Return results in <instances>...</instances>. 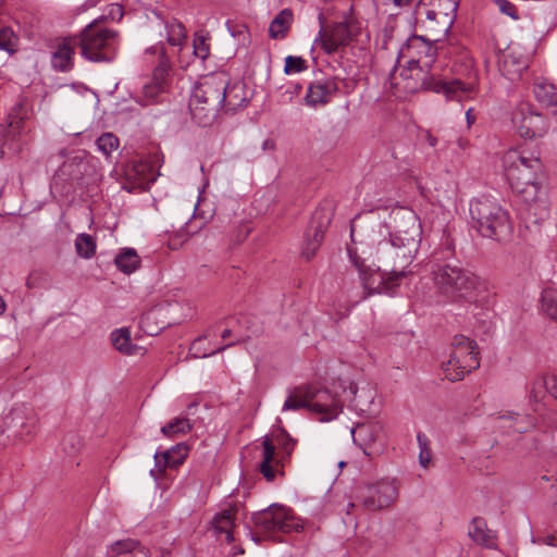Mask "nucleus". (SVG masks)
Listing matches in <instances>:
<instances>
[{"label": "nucleus", "mask_w": 557, "mask_h": 557, "mask_svg": "<svg viewBox=\"0 0 557 557\" xmlns=\"http://www.w3.org/2000/svg\"><path fill=\"white\" fill-rule=\"evenodd\" d=\"M496 4L499 9V11L508 16H510L513 20H518V12L517 8L513 3H511L508 0H496Z\"/></svg>", "instance_id": "obj_50"}, {"label": "nucleus", "mask_w": 557, "mask_h": 557, "mask_svg": "<svg viewBox=\"0 0 557 557\" xmlns=\"http://www.w3.org/2000/svg\"><path fill=\"white\" fill-rule=\"evenodd\" d=\"M76 46H78L76 38H62L58 42L55 51L52 53V66L61 72L72 70Z\"/></svg>", "instance_id": "obj_24"}, {"label": "nucleus", "mask_w": 557, "mask_h": 557, "mask_svg": "<svg viewBox=\"0 0 557 557\" xmlns=\"http://www.w3.org/2000/svg\"><path fill=\"white\" fill-rule=\"evenodd\" d=\"M495 421H496L498 428L504 429V430H508V432L512 431L513 433H516L515 432V421H511V422H499L497 420V418L495 419Z\"/></svg>", "instance_id": "obj_52"}, {"label": "nucleus", "mask_w": 557, "mask_h": 557, "mask_svg": "<svg viewBox=\"0 0 557 557\" xmlns=\"http://www.w3.org/2000/svg\"><path fill=\"white\" fill-rule=\"evenodd\" d=\"M546 393L550 394L555 399H557V377H547Z\"/></svg>", "instance_id": "obj_51"}, {"label": "nucleus", "mask_w": 557, "mask_h": 557, "mask_svg": "<svg viewBox=\"0 0 557 557\" xmlns=\"http://www.w3.org/2000/svg\"><path fill=\"white\" fill-rule=\"evenodd\" d=\"M193 46L194 54L201 60H206L210 52L206 37L201 34H196Z\"/></svg>", "instance_id": "obj_48"}, {"label": "nucleus", "mask_w": 557, "mask_h": 557, "mask_svg": "<svg viewBox=\"0 0 557 557\" xmlns=\"http://www.w3.org/2000/svg\"><path fill=\"white\" fill-rule=\"evenodd\" d=\"M180 307L177 301L164 300L157 304L140 317V329L148 335H158L166 326L180 322V317L176 314Z\"/></svg>", "instance_id": "obj_11"}, {"label": "nucleus", "mask_w": 557, "mask_h": 557, "mask_svg": "<svg viewBox=\"0 0 557 557\" xmlns=\"http://www.w3.org/2000/svg\"><path fill=\"white\" fill-rule=\"evenodd\" d=\"M544 543L550 546H556L557 543L555 542V536L549 535L544 539Z\"/></svg>", "instance_id": "obj_58"}, {"label": "nucleus", "mask_w": 557, "mask_h": 557, "mask_svg": "<svg viewBox=\"0 0 557 557\" xmlns=\"http://www.w3.org/2000/svg\"><path fill=\"white\" fill-rule=\"evenodd\" d=\"M459 0H420L416 14L433 36L445 34L451 27Z\"/></svg>", "instance_id": "obj_10"}, {"label": "nucleus", "mask_w": 557, "mask_h": 557, "mask_svg": "<svg viewBox=\"0 0 557 557\" xmlns=\"http://www.w3.org/2000/svg\"><path fill=\"white\" fill-rule=\"evenodd\" d=\"M533 92L539 102L547 107L557 104V92L553 84L537 79L534 83Z\"/></svg>", "instance_id": "obj_36"}, {"label": "nucleus", "mask_w": 557, "mask_h": 557, "mask_svg": "<svg viewBox=\"0 0 557 557\" xmlns=\"http://www.w3.org/2000/svg\"><path fill=\"white\" fill-rule=\"evenodd\" d=\"M337 91V85L331 79L314 82L308 86L305 103L310 108L326 104Z\"/></svg>", "instance_id": "obj_22"}, {"label": "nucleus", "mask_w": 557, "mask_h": 557, "mask_svg": "<svg viewBox=\"0 0 557 557\" xmlns=\"http://www.w3.org/2000/svg\"><path fill=\"white\" fill-rule=\"evenodd\" d=\"M398 497V485L394 479H381L364 485L360 498L366 509L370 511L388 508Z\"/></svg>", "instance_id": "obj_12"}, {"label": "nucleus", "mask_w": 557, "mask_h": 557, "mask_svg": "<svg viewBox=\"0 0 557 557\" xmlns=\"http://www.w3.org/2000/svg\"><path fill=\"white\" fill-rule=\"evenodd\" d=\"M469 536L480 545L487 548L496 546V536L494 532L487 529L486 522L481 518H474L469 528Z\"/></svg>", "instance_id": "obj_31"}, {"label": "nucleus", "mask_w": 557, "mask_h": 557, "mask_svg": "<svg viewBox=\"0 0 557 557\" xmlns=\"http://www.w3.org/2000/svg\"><path fill=\"white\" fill-rule=\"evenodd\" d=\"M437 11H446V0H437Z\"/></svg>", "instance_id": "obj_59"}, {"label": "nucleus", "mask_w": 557, "mask_h": 557, "mask_svg": "<svg viewBox=\"0 0 557 557\" xmlns=\"http://www.w3.org/2000/svg\"><path fill=\"white\" fill-rule=\"evenodd\" d=\"M528 66L529 58L517 45L508 46L499 58V70L511 82L519 79Z\"/></svg>", "instance_id": "obj_18"}, {"label": "nucleus", "mask_w": 557, "mask_h": 557, "mask_svg": "<svg viewBox=\"0 0 557 557\" xmlns=\"http://www.w3.org/2000/svg\"><path fill=\"white\" fill-rule=\"evenodd\" d=\"M445 54L454 60V62L457 64L458 62L465 67V74L466 79L465 82H469L471 78V75L475 77V95L478 94V74L473 70V62L472 58L470 57V53L468 49L455 41L448 42L447 47L445 48ZM463 82V79H461Z\"/></svg>", "instance_id": "obj_25"}, {"label": "nucleus", "mask_w": 557, "mask_h": 557, "mask_svg": "<svg viewBox=\"0 0 557 557\" xmlns=\"http://www.w3.org/2000/svg\"><path fill=\"white\" fill-rule=\"evenodd\" d=\"M512 124L523 138L542 137L548 129L547 120L534 112L530 104L521 103L513 112Z\"/></svg>", "instance_id": "obj_14"}, {"label": "nucleus", "mask_w": 557, "mask_h": 557, "mask_svg": "<svg viewBox=\"0 0 557 557\" xmlns=\"http://www.w3.org/2000/svg\"><path fill=\"white\" fill-rule=\"evenodd\" d=\"M28 119V113L26 108L18 103L15 104L8 114L7 117V127H5V136L11 139H15L18 136H22L27 132L26 120Z\"/></svg>", "instance_id": "obj_27"}, {"label": "nucleus", "mask_w": 557, "mask_h": 557, "mask_svg": "<svg viewBox=\"0 0 557 557\" xmlns=\"http://www.w3.org/2000/svg\"><path fill=\"white\" fill-rule=\"evenodd\" d=\"M201 342H202L201 338H198L197 341H195L191 345V350L198 351V346L201 344Z\"/></svg>", "instance_id": "obj_62"}, {"label": "nucleus", "mask_w": 557, "mask_h": 557, "mask_svg": "<svg viewBox=\"0 0 557 557\" xmlns=\"http://www.w3.org/2000/svg\"><path fill=\"white\" fill-rule=\"evenodd\" d=\"M478 345L474 341L463 335H456L451 343L449 357L466 371H473L480 367Z\"/></svg>", "instance_id": "obj_17"}, {"label": "nucleus", "mask_w": 557, "mask_h": 557, "mask_svg": "<svg viewBox=\"0 0 557 557\" xmlns=\"http://www.w3.org/2000/svg\"><path fill=\"white\" fill-rule=\"evenodd\" d=\"M96 240L95 238L86 233L77 235L75 239L76 252L84 259H90L96 253Z\"/></svg>", "instance_id": "obj_39"}, {"label": "nucleus", "mask_w": 557, "mask_h": 557, "mask_svg": "<svg viewBox=\"0 0 557 557\" xmlns=\"http://www.w3.org/2000/svg\"><path fill=\"white\" fill-rule=\"evenodd\" d=\"M86 164L82 157L75 156L65 161L59 169V173L62 176L75 181L79 180L84 173Z\"/></svg>", "instance_id": "obj_38"}, {"label": "nucleus", "mask_w": 557, "mask_h": 557, "mask_svg": "<svg viewBox=\"0 0 557 557\" xmlns=\"http://www.w3.org/2000/svg\"><path fill=\"white\" fill-rule=\"evenodd\" d=\"M297 440L285 430L272 436H264L261 441L262 454L259 470L267 481H273L277 474L284 475L285 463L289 461L296 447Z\"/></svg>", "instance_id": "obj_7"}, {"label": "nucleus", "mask_w": 557, "mask_h": 557, "mask_svg": "<svg viewBox=\"0 0 557 557\" xmlns=\"http://www.w3.org/2000/svg\"><path fill=\"white\" fill-rule=\"evenodd\" d=\"M114 263L120 271L125 274H131L138 269L140 258L135 249L126 248L115 257Z\"/></svg>", "instance_id": "obj_35"}, {"label": "nucleus", "mask_w": 557, "mask_h": 557, "mask_svg": "<svg viewBox=\"0 0 557 557\" xmlns=\"http://www.w3.org/2000/svg\"><path fill=\"white\" fill-rule=\"evenodd\" d=\"M262 149L264 151H273L275 149V143L273 139H265L262 144Z\"/></svg>", "instance_id": "obj_54"}, {"label": "nucleus", "mask_w": 557, "mask_h": 557, "mask_svg": "<svg viewBox=\"0 0 557 557\" xmlns=\"http://www.w3.org/2000/svg\"><path fill=\"white\" fill-rule=\"evenodd\" d=\"M247 104V92L245 85L242 82L233 84L227 82L226 90L224 91L223 108L227 111H236Z\"/></svg>", "instance_id": "obj_30"}, {"label": "nucleus", "mask_w": 557, "mask_h": 557, "mask_svg": "<svg viewBox=\"0 0 557 557\" xmlns=\"http://www.w3.org/2000/svg\"><path fill=\"white\" fill-rule=\"evenodd\" d=\"M187 455L185 446L178 445L172 450H166L162 454L156 453L154 468L150 470V474L157 480L165 471L166 468H177L181 466Z\"/></svg>", "instance_id": "obj_23"}, {"label": "nucleus", "mask_w": 557, "mask_h": 557, "mask_svg": "<svg viewBox=\"0 0 557 557\" xmlns=\"http://www.w3.org/2000/svg\"><path fill=\"white\" fill-rule=\"evenodd\" d=\"M391 89H399L407 94H414L420 90H432L443 94L449 101H465L475 97V77L471 75L469 82H461V78L443 79L428 72V69L409 62L398 76L391 73L388 76Z\"/></svg>", "instance_id": "obj_3"}, {"label": "nucleus", "mask_w": 557, "mask_h": 557, "mask_svg": "<svg viewBox=\"0 0 557 557\" xmlns=\"http://www.w3.org/2000/svg\"><path fill=\"white\" fill-rule=\"evenodd\" d=\"M310 412L321 422H329L338 417L344 400L336 392L309 385Z\"/></svg>", "instance_id": "obj_13"}, {"label": "nucleus", "mask_w": 557, "mask_h": 557, "mask_svg": "<svg viewBox=\"0 0 557 557\" xmlns=\"http://www.w3.org/2000/svg\"><path fill=\"white\" fill-rule=\"evenodd\" d=\"M82 55L92 62L113 60L119 46L117 33L97 23L87 25L77 39Z\"/></svg>", "instance_id": "obj_9"}, {"label": "nucleus", "mask_w": 557, "mask_h": 557, "mask_svg": "<svg viewBox=\"0 0 557 557\" xmlns=\"http://www.w3.org/2000/svg\"><path fill=\"white\" fill-rule=\"evenodd\" d=\"M547 377L536 376L529 387V398L532 401H539L546 393Z\"/></svg>", "instance_id": "obj_47"}, {"label": "nucleus", "mask_w": 557, "mask_h": 557, "mask_svg": "<svg viewBox=\"0 0 557 557\" xmlns=\"http://www.w3.org/2000/svg\"><path fill=\"white\" fill-rule=\"evenodd\" d=\"M499 422L515 421V432L524 433L535 425V418L531 414L505 413L497 417Z\"/></svg>", "instance_id": "obj_37"}, {"label": "nucleus", "mask_w": 557, "mask_h": 557, "mask_svg": "<svg viewBox=\"0 0 557 557\" xmlns=\"http://www.w3.org/2000/svg\"><path fill=\"white\" fill-rule=\"evenodd\" d=\"M191 430L189 420L185 417H177L161 428L164 436L172 437L177 434H186Z\"/></svg>", "instance_id": "obj_40"}, {"label": "nucleus", "mask_w": 557, "mask_h": 557, "mask_svg": "<svg viewBox=\"0 0 557 557\" xmlns=\"http://www.w3.org/2000/svg\"><path fill=\"white\" fill-rule=\"evenodd\" d=\"M145 169H146V165H145V164H143V163L135 164V165L132 168V170H129V171L127 172V175H128V176H132V173H133V172H134L135 174H140V173H143V172L145 171Z\"/></svg>", "instance_id": "obj_53"}, {"label": "nucleus", "mask_w": 557, "mask_h": 557, "mask_svg": "<svg viewBox=\"0 0 557 557\" xmlns=\"http://www.w3.org/2000/svg\"><path fill=\"white\" fill-rule=\"evenodd\" d=\"M252 522L255 531H250V534L251 539L257 543L262 537L275 539L277 533L299 531L302 528L300 521L293 516L290 509L277 504H273L267 509L253 513Z\"/></svg>", "instance_id": "obj_8"}, {"label": "nucleus", "mask_w": 557, "mask_h": 557, "mask_svg": "<svg viewBox=\"0 0 557 557\" xmlns=\"http://www.w3.org/2000/svg\"><path fill=\"white\" fill-rule=\"evenodd\" d=\"M230 345H225V346H222V347H219L218 349L215 350H212L211 352L207 354V352H203L202 355H198V357H208V356H211V355H214L216 352H220V351H223L224 349H226Z\"/></svg>", "instance_id": "obj_56"}, {"label": "nucleus", "mask_w": 557, "mask_h": 557, "mask_svg": "<svg viewBox=\"0 0 557 557\" xmlns=\"http://www.w3.org/2000/svg\"><path fill=\"white\" fill-rule=\"evenodd\" d=\"M417 442L419 445V463L421 467L428 468L432 461L430 441L424 433L419 432L417 434Z\"/></svg>", "instance_id": "obj_44"}, {"label": "nucleus", "mask_w": 557, "mask_h": 557, "mask_svg": "<svg viewBox=\"0 0 557 557\" xmlns=\"http://www.w3.org/2000/svg\"><path fill=\"white\" fill-rule=\"evenodd\" d=\"M356 32L357 26L354 21L346 18L326 28H321L319 38H317L315 41L320 40L322 49L331 54L336 52L341 47L347 46L356 35Z\"/></svg>", "instance_id": "obj_15"}, {"label": "nucleus", "mask_w": 557, "mask_h": 557, "mask_svg": "<svg viewBox=\"0 0 557 557\" xmlns=\"http://www.w3.org/2000/svg\"><path fill=\"white\" fill-rule=\"evenodd\" d=\"M503 164L512 190L525 205L527 213L535 223L549 216L547 193L540 178L543 164L539 153L525 148L509 149L503 157Z\"/></svg>", "instance_id": "obj_2"}, {"label": "nucleus", "mask_w": 557, "mask_h": 557, "mask_svg": "<svg viewBox=\"0 0 557 557\" xmlns=\"http://www.w3.org/2000/svg\"><path fill=\"white\" fill-rule=\"evenodd\" d=\"M466 119H467V122H468V125H471L475 117L472 115V109H468L467 112H466Z\"/></svg>", "instance_id": "obj_57"}, {"label": "nucleus", "mask_w": 557, "mask_h": 557, "mask_svg": "<svg viewBox=\"0 0 557 557\" xmlns=\"http://www.w3.org/2000/svg\"><path fill=\"white\" fill-rule=\"evenodd\" d=\"M433 281L437 294L448 301L475 300L481 286V281L474 273L451 264L434 268Z\"/></svg>", "instance_id": "obj_6"}, {"label": "nucleus", "mask_w": 557, "mask_h": 557, "mask_svg": "<svg viewBox=\"0 0 557 557\" xmlns=\"http://www.w3.org/2000/svg\"><path fill=\"white\" fill-rule=\"evenodd\" d=\"M428 141H429L430 146L434 147L437 143V139L434 136H432L431 134H429Z\"/></svg>", "instance_id": "obj_61"}, {"label": "nucleus", "mask_w": 557, "mask_h": 557, "mask_svg": "<svg viewBox=\"0 0 557 557\" xmlns=\"http://www.w3.org/2000/svg\"><path fill=\"white\" fill-rule=\"evenodd\" d=\"M327 223H329V220H326L325 222L319 221L317 223V225H311L308 228V231L306 233L305 243L302 246V256L307 260H310L315 255L319 246L321 245V243L323 240L324 232H325Z\"/></svg>", "instance_id": "obj_29"}, {"label": "nucleus", "mask_w": 557, "mask_h": 557, "mask_svg": "<svg viewBox=\"0 0 557 557\" xmlns=\"http://www.w3.org/2000/svg\"><path fill=\"white\" fill-rule=\"evenodd\" d=\"M108 554L117 557H150L148 549L133 539L119 540L112 543Z\"/></svg>", "instance_id": "obj_28"}, {"label": "nucleus", "mask_w": 557, "mask_h": 557, "mask_svg": "<svg viewBox=\"0 0 557 557\" xmlns=\"http://www.w3.org/2000/svg\"><path fill=\"white\" fill-rule=\"evenodd\" d=\"M17 37L10 27L0 29V49L13 53L16 50Z\"/></svg>", "instance_id": "obj_46"}, {"label": "nucleus", "mask_w": 557, "mask_h": 557, "mask_svg": "<svg viewBox=\"0 0 557 557\" xmlns=\"http://www.w3.org/2000/svg\"><path fill=\"white\" fill-rule=\"evenodd\" d=\"M442 371L445 379L450 382L461 381L465 379L466 374L470 373V371H466V369L459 368L458 363L455 364L450 357L447 361L442 363Z\"/></svg>", "instance_id": "obj_43"}, {"label": "nucleus", "mask_w": 557, "mask_h": 557, "mask_svg": "<svg viewBox=\"0 0 557 557\" xmlns=\"http://www.w3.org/2000/svg\"><path fill=\"white\" fill-rule=\"evenodd\" d=\"M4 310H5V302L2 299V297L0 296V315L4 312Z\"/></svg>", "instance_id": "obj_64"}, {"label": "nucleus", "mask_w": 557, "mask_h": 557, "mask_svg": "<svg viewBox=\"0 0 557 557\" xmlns=\"http://www.w3.org/2000/svg\"><path fill=\"white\" fill-rule=\"evenodd\" d=\"M232 334V331L230 329H225L223 332H222V338L223 339H226L231 336Z\"/></svg>", "instance_id": "obj_63"}, {"label": "nucleus", "mask_w": 557, "mask_h": 557, "mask_svg": "<svg viewBox=\"0 0 557 557\" xmlns=\"http://www.w3.org/2000/svg\"><path fill=\"white\" fill-rule=\"evenodd\" d=\"M382 430V425L376 422L359 423L351 429L352 441L364 455L373 458L383 451V445L377 443Z\"/></svg>", "instance_id": "obj_16"}, {"label": "nucleus", "mask_w": 557, "mask_h": 557, "mask_svg": "<svg viewBox=\"0 0 557 557\" xmlns=\"http://www.w3.org/2000/svg\"><path fill=\"white\" fill-rule=\"evenodd\" d=\"M113 347L123 355L134 356L141 351V347L132 344L131 332L128 329L114 330L110 335Z\"/></svg>", "instance_id": "obj_32"}, {"label": "nucleus", "mask_w": 557, "mask_h": 557, "mask_svg": "<svg viewBox=\"0 0 557 557\" xmlns=\"http://www.w3.org/2000/svg\"><path fill=\"white\" fill-rule=\"evenodd\" d=\"M412 0H393V2L398 5V7H401V5H407L411 2Z\"/></svg>", "instance_id": "obj_60"}, {"label": "nucleus", "mask_w": 557, "mask_h": 557, "mask_svg": "<svg viewBox=\"0 0 557 557\" xmlns=\"http://www.w3.org/2000/svg\"><path fill=\"white\" fill-rule=\"evenodd\" d=\"M168 41L171 46H181L186 39V30L181 22H172L166 25Z\"/></svg>", "instance_id": "obj_45"}, {"label": "nucleus", "mask_w": 557, "mask_h": 557, "mask_svg": "<svg viewBox=\"0 0 557 557\" xmlns=\"http://www.w3.org/2000/svg\"><path fill=\"white\" fill-rule=\"evenodd\" d=\"M169 70L170 66L165 62L154 69L151 81L143 86L141 96L138 98L141 106L158 101V98L166 91Z\"/></svg>", "instance_id": "obj_19"}, {"label": "nucleus", "mask_w": 557, "mask_h": 557, "mask_svg": "<svg viewBox=\"0 0 557 557\" xmlns=\"http://www.w3.org/2000/svg\"><path fill=\"white\" fill-rule=\"evenodd\" d=\"M542 308L545 313L556 321L557 319V289L545 288L542 293Z\"/></svg>", "instance_id": "obj_41"}, {"label": "nucleus", "mask_w": 557, "mask_h": 557, "mask_svg": "<svg viewBox=\"0 0 557 557\" xmlns=\"http://www.w3.org/2000/svg\"><path fill=\"white\" fill-rule=\"evenodd\" d=\"M35 276H36L35 272L30 273V275L26 282V285L28 288H35L37 286L35 283Z\"/></svg>", "instance_id": "obj_55"}, {"label": "nucleus", "mask_w": 557, "mask_h": 557, "mask_svg": "<svg viewBox=\"0 0 557 557\" xmlns=\"http://www.w3.org/2000/svg\"><path fill=\"white\" fill-rule=\"evenodd\" d=\"M306 69V61L301 57L288 55L285 59L284 72L286 74L300 73Z\"/></svg>", "instance_id": "obj_49"}, {"label": "nucleus", "mask_w": 557, "mask_h": 557, "mask_svg": "<svg viewBox=\"0 0 557 557\" xmlns=\"http://www.w3.org/2000/svg\"><path fill=\"white\" fill-rule=\"evenodd\" d=\"M119 138L112 133H104L96 140L98 150L106 157H110L119 148Z\"/></svg>", "instance_id": "obj_42"}, {"label": "nucleus", "mask_w": 557, "mask_h": 557, "mask_svg": "<svg viewBox=\"0 0 557 557\" xmlns=\"http://www.w3.org/2000/svg\"><path fill=\"white\" fill-rule=\"evenodd\" d=\"M341 387L345 395V400L351 401L352 406L362 412H364L374 400L375 391L370 386L359 387V385L352 381L343 380L341 381Z\"/></svg>", "instance_id": "obj_21"}, {"label": "nucleus", "mask_w": 557, "mask_h": 557, "mask_svg": "<svg viewBox=\"0 0 557 557\" xmlns=\"http://www.w3.org/2000/svg\"><path fill=\"white\" fill-rule=\"evenodd\" d=\"M406 50L410 55L409 62L417 63L424 69H430L436 58V47L422 36H413L407 41Z\"/></svg>", "instance_id": "obj_20"}, {"label": "nucleus", "mask_w": 557, "mask_h": 557, "mask_svg": "<svg viewBox=\"0 0 557 557\" xmlns=\"http://www.w3.org/2000/svg\"><path fill=\"white\" fill-rule=\"evenodd\" d=\"M227 82L228 74L220 71L203 76L196 84L189 100V110L199 125L206 127L215 120L220 109L223 108Z\"/></svg>", "instance_id": "obj_4"}, {"label": "nucleus", "mask_w": 557, "mask_h": 557, "mask_svg": "<svg viewBox=\"0 0 557 557\" xmlns=\"http://www.w3.org/2000/svg\"><path fill=\"white\" fill-rule=\"evenodd\" d=\"M371 213L366 215L364 230L357 225L351 226V236L362 237L364 246L369 247L379 262L386 269L381 272L380 267L372 268L366 264L352 248H348V256L359 272L366 298L373 292L392 294L405 277L406 269L411 264L418 252L422 227L418 215L408 209H397L391 213L392 226L373 221Z\"/></svg>", "instance_id": "obj_1"}, {"label": "nucleus", "mask_w": 557, "mask_h": 557, "mask_svg": "<svg viewBox=\"0 0 557 557\" xmlns=\"http://www.w3.org/2000/svg\"><path fill=\"white\" fill-rule=\"evenodd\" d=\"M237 508L228 506L219 511L212 519V528L218 535H225L227 543L234 541L233 530L235 527Z\"/></svg>", "instance_id": "obj_26"}, {"label": "nucleus", "mask_w": 557, "mask_h": 557, "mask_svg": "<svg viewBox=\"0 0 557 557\" xmlns=\"http://www.w3.org/2000/svg\"><path fill=\"white\" fill-rule=\"evenodd\" d=\"M293 23V12L283 9L271 22L269 34L271 38H284Z\"/></svg>", "instance_id": "obj_34"}, {"label": "nucleus", "mask_w": 557, "mask_h": 557, "mask_svg": "<svg viewBox=\"0 0 557 557\" xmlns=\"http://www.w3.org/2000/svg\"><path fill=\"white\" fill-rule=\"evenodd\" d=\"M470 215L473 227L484 237L507 240L512 233V225L507 210L496 198L481 196L470 202Z\"/></svg>", "instance_id": "obj_5"}, {"label": "nucleus", "mask_w": 557, "mask_h": 557, "mask_svg": "<svg viewBox=\"0 0 557 557\" xmlns=\"http://www.w3.org/2000/svg\"><path fill=\"white\" fill-rule=\"evenodd\" d=\"M309 385H301L289 392L282 411L308 409L310 411Z\"/></svg>", "instance_id": "obj_33"}]
</instances>
